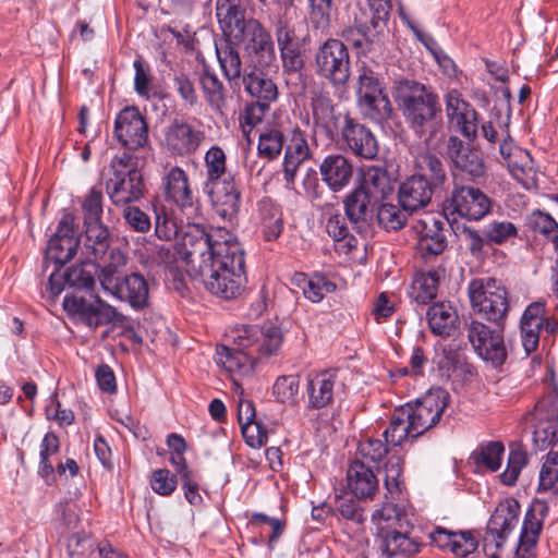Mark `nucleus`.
<instances>
[{
	"label": "nucleus",
	"mask_w": 558,
	"mask_h": 558,
	"mask_svg": "<svg viewBox=\"0 0 558 558\" xmlns=\"http://www.w3.org/2000/svg\"><path fill=\"white\" fill-rule=\"evenodd\" d=\"M178 254L187 275L211 294L236 299L247 283L245 252L236 236L225 228L214 233L199 223H187L178 243Z\"/></svg>",
	"instance_id": "1"
},
{
	"label": "nucleus",
	"mask_w": 558,
	"mask_h": 558,
	"mask_svg": "<svg viewBox=\"0 0 558 558\" xmlns=\"http://www.w3.org/2000/svg\"><path fill=\"white\" fill-rule=\"evenodd\" d=\"M229 338L233 345L217 347L216 361L232 376L251 374L258 360L277 355L283 342L280 327L272 323L236 326Z\"/></svg>",
	"instance_id": "2"
},
{
	"label": "nucleus",
	"mask_w": 558,
	"mask_h": 558,
	"mask_svg": "<svg viewBox=\"0 0 558 558\" xmlns=\"http://www.w3.org/2000/svg\"><path fill=\"white\" fill-rule=\"evenodd\" d=\"M216 16L226 38L241 47L258 65L276 62L275 41L268 28L255 17H246L241 0H217Z\"/></svg>",
	"instance_id": "3"
},
{
	"label": "nucleus",
	"mask_w": 558,
	"mask_h": 558,
	"mask_svg": "<svg viewBox=\"0 0 558 558\" xmlns=\"http://www.w3.org/2000/svg\"><path fill=\"white\" fill-rule=\"evenodd\" d=\"M392 97L410 129L425 142L442 126L439 96L433 86L413 78H399L393 83Z\"/></svg>",
	"instance_id": "4"
},
{
	"label": "nucleus",
	"mask_w": 558,
	"mask_h": 558,
	"mask_svg": "<svg viewBox=\"0 0 558 558\" xmlns=\"http://www.w3.org/2000/svg\"><path fill=\"white\" fill-rule=\"evenodd\" d=\"M106 180V193L114 206H125L144 196L145 184L137 159L130 153L112 158Z\"/></svg>",
	"instance_id": "5"
},
{
	"label": "nucleus",
	"mask_w": 558,
	"mask_h": 558,
	"mask_svg": "<svg viewBox=\"0 0 558 558\" xmlns=\"http://www.w3.org/2000/svg\"><path fill=\"white\" fill-rule=\"evenodd\" d=\"M493 199L481 189L466 184L453 173L452 189L444 201V213L468 221H480L492 213Z\"/></svg>",
	"instance_id": "6"
},
{
	"label": "nucleus",
	"mask_w": 558,
	"mask_h": 558,
	"mask_svg": "<svg viewBox=\"0 0 558 558\" xmlns=\"http://www.w3.org/2000/svg\"><path fill=\"white\" fill-rule=\"evenodd\" d=\"M472 310L484 319L501 324L509 311V298L505 287L495 278H476L468 286Z\"/></svg>",
	"instance_id": "7"
},
{
	"label": "nucleus",
	"mask_w": 558,
	"mask_h": 558,
	"mask_svg": "<svg viewBox=\"0 0 558 558\" xmlns=\"http://www.w3.org/2000/svg\"><path fill=\"white\" fill-rule=\"evenodd\" d=\"M316 74L335 88L345 87L351 76V60L347 45L336 38L327 39L315 53Z\"/></svg>",
	"instance_id": "8"
},
{
	"label": "nucleus",
	"mask_w": 558,
	"mask_h": 558,
	"mask_svg": "<svg viewBox=\"0 0 558 558\" xmlns=\"http://www.w3.org/2000/svg\"><path fill=\"white\" fill-rule=\"evenodd\" d=\"M448 399L449 393L445 389L433 388L415 402L401 407L408 420V427L412 430V439H416L440 421Z\"/></svg>",
	"instance_id": "9"
},
{
	"label": "nucleus",
	"mask_w": 558,
	"mask_h": 558,
	"mask_svg": "<svg viewBox=\"0 0 558 558\" xmlns=\"http://www.w3.org/2000/svg\"><path fill=\"white\" fill-rule=\"evenodd\" d=\"M519 515L520 504L514 498H506L498 502L488 520L483 539L484 550L489 558H498L497 553L518 524Z\"/></svg>",
	"instance_id": "10"
},
{
	"label": "nucleus",
	"mask_w": 558,
	"mask_h": 558,
	"mask_svg": "<svg viewBox=\"0 0 558 558\" xmlns=\"http://www.w3.org/2000/svg\"><path fill=\"white\" fill-rule=\"evenodd\" d=\"M62 306L69 316L78 319L92 329L107 324H121L124 319V316L116 307L99 296L95 298L94 303H89L83 296L66 294Z\"/></svg>",
	"instance_id": "11"
},
{
	"label": "nucleus",
	"mask_w": 558,
	"mask_h": 558,
	"mask_svg": "<svg viewBox=\"0 0 558 558\" xmlns=\"http://www.w3.org/2000/svg\"><path fill=\"white\" fill-rule=\"evenodd\" d=\"M206 140L203 122L197 118L174 119L165 133L168 150L177 157L194 155Z\"/></svg>",
	"instance_id": "12"
},
{
	"label": "nucleus",
	"mask_w": 558,
	"mask_h": 558,
	"mask_svg": "<svg viewBox=\"0 0 558 558\" xmlns=\"http://www.w3.org/2000/svg\"><path fill=\"white\" fill-rule=\"evenodd\" d=\"M468 339L477 355L494 367L504 365L508 356L502 330H493L478 320L466 326Z\"/></svg>",
	"instance_id": "13"
},
{
	"label": "nucleus",
	"mask_w": 558,
	"mask_h": 558,
	"mask_svg": "<svg viewBox=\"0 0 558 558\" xmlns=\"http://www.w3.org/2000/svg\"><path fill=\"white\" fill-rule=\"evenodd\" d=\"M542 330L550 336L555 335L558 330V318L546 314L545 303L533 302L524 310L520 320L521 341L526 355L538 348Z\"/></svg>",
	"instance_id": "14"
},
{
	"label": "nucleus",
	"mask_w": 558,
	"mask_h": 558,
	"mask_svg": "<svg viewBox=\"0 0 558 558\" xmlns=\"http://www.w3.org/2000/svg\"><path fill=\"white\" fill-rule=\"evenodd\" d=\"M345 147L356 157L373 160L379 153V145L372 130L345 112L338 135Z\"/></svg>",
	"instance_id": "15"
},
{
	"label": "nucleus",
	"mask_w": 558,
	"mask_h": 558,
	"mask_svg": "<svg viewBox=\"0 0 558 558\" xmlns=\"http://www.w3.org/2000/svg\"><path fill=\"white\" fill-rule=\"evenodd\" d=\"M446 154L452 166V174L456 173L461 181L462 175H466L472 182L485 177L486 166L483 158L458 136H449Z\"/></svg>",
	"instance_id": "16"
},
{
	"label": "nucleus",
	"mask_w": 558,
	"mask_h": 558,
	"mask_svg": "<svg viewBox=\"0 0 558 558\" xmlns=\"http://www.w3.org/2000/svg\"><path fill=\"white\" fill-rule=\"evenodd\" d=\"M75 218L65 214L60 219L54 234L49 239L44 263L52 262L57 269L71 260L78 247V240L74 232Z\"/></svg>",
	"instance_id": "17"
},
{
	"label": "nucleus",
	"mask_w": 558,
	"mask_h": 558,
	"mask_svg": "<svg viewBox=\"0 0 558 558\" xmlns=\"http://www.w3.org/2000/svg\"><path fill=\"white\" fill-rule=\"evenodd\" d=\"M448 122L469 141H474L478 132V113L457 89L449 90L445 96Z\"/></svg>",
	"instance_id": "18"
},
{
	"label": "nucleus",
	"mask_w": 558,
	"mask_h": 558,
	"mask_svg": "<svg viewBox=\"0 0 558 558\" xmlns=\"http://www.w3.org/2000/svg\"><path fill=\"white\" fill-rule=\"evenodd\" d=\"M387 21H379L374 24V13L369 21L366 19V13L360 9V15L354 14L353 24L344 27L341 32L342 39L348 43L352 48L357 50L359 53L366 54L371 52L374 45L380 40L383 28Z\"/></svg>",
	"instance_id": "19"
},
{
	"label": "nucleus",
	"mask_w": 558,
	"mask_h": 558,
	"mask_svg": "<svg viewBox=\"0 0 558 558\" xmlns=\"http://www.w3.org/2000/svg\"><path fill=\"white\" fill-rule=\"evenodd\" d=\"M217 216L228 222H233L240 211L241 190L233 174H228L220 183L204 187Z\"/></svg>",
	"instance_id": "20"
},
{
	"label": "nucleus",
	"mask_w": 558,
	"mask_h": 558,
	"mask_svg": "<svg viewBox=\"0 0 558 558\" xmlns=\"http://www.w3.org/2000/svg\"><path fill=\"white\" fill-rule=\"evenodd\" d=\"M117 140L130 150L144 147L148 142V126L135 107H126L119 112L114 121Z\"/></svg>",
	"instance_id": "21"
},
{
	"label": "nucleus",
	"mask_w": 558,
	"mask_h": 558,
	"mask_svg": "<svg viewBox=\"0 0 558 558\" xmlns=\"http://www.w3.org/2000/svg\"><path fill=\"white\" fill-rule=\"evenodd\" d=\"M499 153L510 174L519 183L526 189L535 183V162L529 150L519 147L509 137L500 143Z\"/></svg>",
	"instance_id": "22"
},
{
	"label": "nucleus",
	"mask_w": 558,
	"mask_h": 558,
	"mask_svg": "<svg viewBox=\"0 0 558 558\" xmlns=\"http://www.w3.org/2000/svg\"><path fill=\"white\" fill-rule=\"evenodd\" d=\"M102 289L134 308H142L149 296L148 282L140 272H131L114 280L104 278Z\"/></svg>",
	"instance_id": "23"
},
{
	"label": "nucleus",
	"mask_w": 558,
	"mask_h": 558,
	"mask_svg": "<svg viewBox=\"0 0 558 558\" xmlns=\"http://www.w3.org/2000/svg\"><path fill=\"white\" fill-rule=\"evenodd\" d=\"M378 204L376 196L357 186L345 195L344 214L356 232L362 233L368 230Z\"/></svg>",
	"instance_id": "24"
},
{
	"label": "nucleus",
	"mask_w": 558,
	"mask_h": 558,
	"mask_svg": "<svg viewBox=\"0 0 558 558\" xmlns=\"http://www.w3.org/2000/svg\"><path fill=\"white\" fill-rule=\"evenodd\" d=\"M311 109L314 129L333 140L341 129L344 114L337 110L333 100L323 92L313 94Z\"/></svg>",
	"instance_id": "25"
},
{
	"label": "nucleus",
	"mask_w": 558,
	"mask_h": 558,
	"mask_svg": "<svg viewBox=\"0 0 558 558\" xmlns=\"http://www.w3.org/2000/svg\"><path fill=\"white\" fill-rule=\"evenodd\" d=\"M341 383L336 369H327L307 377V407L314 410L327 408L333 402L335 395Z\"/></svg>",
	"instance_id": "26"
},
{
	"label": "nucleus",
	"mask_w": 558,
	"mask_h": 558,
	"mask_svg": "<svg viewBox=\"0 0 558 558\" xmlns=\"http://www.w3.org/2000/svg\"><path fill=\"white\" fill-rule=\"evenodd\" d=\"M162 191L167 202L173 203L180 209L192 207L194 193L190 178L179 166L170 167L162 177Z\"/></svg>",
	"instance_id": "27"
},
{
	"label": "nucleus",
	"mask_w": 558,
	"mask_h": 558,
	"mask_svg": "<svg viewBox=\"0 0 558 558\" xmlns=\"http://www.w3.org/2000/svg\"><path fill=\"white\" fill-rule=\"evenodd\" d=\"M435 192L427 183L426 175L413 174L400 184L398 199L403 210L413 213L426 207Z\"/></svg>",
	"instance_id": "28"
},
{
	"label": "nucleus",
	"mask_w": 558,
	"mask_h": 558,
	"mask_svg": "<svg viewBox=\"0 0 558 558\" xmlns=\"http://www.w3.org/2000/svg\"><path fill=\"white\" fill-rule=\"evenodd\" d=\"M323 182L335 193L348 186L353 177V165L341 154L326 156L319 165Z\"/></svg>",
	"instance_id": "29"
},
{
	"label": "nucleus",
	"mask_w": 558,
	"mask_h": 558,
	"mask_svg": "<svg viewBox=\"0 0 558 558\" xmlns=\"http://www.w3.org/2000/svg\"><path fill=\"white\" fill-rule=\"evenodd\" d=\"M350 492L360 500H373L379 490V480L364 462L353 461L347 471Z\"/></svg>",
	"instance_id": "30"
},
{
	"label": "nucleus",
	"mask_w": 558,
	"mask_h": 558,
	"mask_svg": "<svg viewBox=\"0 0 558 558\" xmlns=\"http://www.w3.org/2000/svg\"><path fill=\"white\" fill-rule=\"evenodd\" d=\"M380 553L388 557L407 558L421 549V543L403 529H393L377 536Z\"/></svg>",
	"instance_id": "31"
},
{
	"label": "nucleus",
	"mask_w": 558,
	"mask_h": 558,
	"mask_svg": "<svg viewBox=\"0 0 558 558\" xmlns=\"http://www.w3.org/2000/svg\"><path fill=\"white\" fill-rule=\"evenodd\" d=\"M424 227L417 242V252L424 259L440 255L447 247L446 229L442 221L430 217L423 221Z\"/></svg>",
	"instance_id": "32"
},
{
	"label": "nucleus",
	"mask_w": 558,
	"mask_h": 558,
	"mask_svg": "<svg viewBox=\"0 0 558 558\" xmlns=\"http://www.w3.org/2000/svg\"><path fill=\"white\" fill-rule=\"evenodd\" d=\"M245 92L256 101L270 105L278 99V87L262 70L254 68L242 77Z\"/></svg>",
	"instance_id": "33"
},
{
	"label": "nucleus",
	"mask_w": 558,
	"mask_h": 558,
	"mask_svg": "<svg viewBox=\"0 0 558 558\" xmlns=\"http://www.w3.org/2000/svg\"><path fill=\"white\" fill-rule=\"evenodd\" d=\"M551 448L539 470L537 493L558 495V427L551 432Z\"/></svg>",
	"instance_id": "34"
},
{
	"label": "nucleus",
	"mask_w": 558,
	"mask_h": 558,
	"mask_svg": "<svg viewBox=\"0 0 558 558\" xmlns=\"http://www.w3.org/2000/svg\"><path fill=\"white\" fill-rule=\"evenodd\" d=\"M548 512L549 507L546 501L534 500L524 515L519 542L536 546Z\"/></svg>",
	"instance_id": "35"
},
{
	"label": "nucleus",
	"mask_w": 558,
	"mask_h": 558,
	"mask_svg": "<svg viewBox=\"0 0 558 558\" xmlns=\"http://www.w3.org/2000/svg\"><path fill=\"white\" fill-rule=\"evenodd\" d=\"M432 539L441 548L450 549L454 555L465 557L477 548V541L471 532H448L437 529Z\"/></svg>",
	"instance_id": "36"
},
{
	"label": "nucleus",
	"mask_w": 558,
	"mask_h": 558,
	"mask_svg": "<svg viewBox=\"0 0 558 558\" xmlns=\"http://www.w3.org/2000/svg\"><path fill=\"white\" fill-rule=\"evenodd\" d=\"M287 138L278 125H265L260 129L257 143L258 157L274 161L281 155Z\"/></svg>",
	"instance_id": "37"
},
{
	"label": "nucleus",
	"mask_w": 558,
	"mask_h": 558,
	"mask_svg": "<svg viewBox=\"0 0 558 558\" xmlns=\"http://www.w3.org/2000/svg\"><path fill=\"white\" fill-rule=\"evenodd\" d=\"M216 53L223 76L230 82H238L243 77L242 58L239 47L235 43H231L225 37V44L216 47Z\"/></svg>",
	"instance_id": "38"
},
{
	"label": "nucleus",
	"mask_w": 558,
	"mask_h": 558,
	"mask_svg": "<svg viewBox=\"0 0 558 558\" xmlns=\"http://www.w3.org/2000/svg\"><path fill=\"white\" fill-rule=\"evenodd\" d=\"M440 277L441 272L436 269L421 270L415 274L411 287V296L417 304H428L436 298Z\"/></svg>",
	"instance_id": "39"
},
{
	"label": "nucleus",
	"mask_w": 558,
	"mask_h": 558,
	"mask_svg": "<svg viewBox=\"0 0 558 558\" xmlns=\"http://www.w3.org/2000/svg\"><path fill=\"white\" fill-rule=\"evenodd\" d=\"M371 521L376 526L377 536L393 529L409 526L402 510L392 502H383L377 507L372 513Z\"/></svg>",
	"instance_id": "40"
},
{
	"label": "nucleus",
	"mask_w": 558,
	"mask_h": 558,
	"mask_svg": "<svg viewBox=\"0 0 558 558\" xmlns=\"http://www.w3.org/2000/svg\"><path fill=\"white\" fill-rule=\"evenodd\" d=\"M426 316L432 332L442 337L450 336L458 320L457 312L449 303L445 302L430 305Z\"/></svg>",
	"instance_id": "41"
},
{
	"label": "nucleus",
	"mask_w": 558,
	"mask_h": 558,
	"mask_svg": "<svg viewBox=\"0 0 558 558\" xmlns=\"http://www.w3.org/2000/svg\"><path fill=\"white\" fill-rule=\"evenodd\" d=\"M259 228L266 241L277 240L283 230L282 213L271 201L258 205Z\"/></svg>",
	"instance_id": "42"
},
{
	"label": "nucleus",
	"mask_w": 558,
	"mask_h": 558,
	"mask_svg": "<svg viewBox=\"0 0 558 558\" xmlns=\"http://www.w3.org/2000/svg\"><path fill=\"white\" fill-rule=\"evenodd\" d=\"M85 240L84 251L85 254L95 259H101L110 248V233L107 226L102 223H95L84 226Z\"/></svg>",
	"instance_id": "43"
},
{
	"label": "nucleus",
	"mask_w": 558,
	"mask_h": 558,
	"mask_svg": "<svg viewBox=\"0 0 558 558\" xmlns=\"http://www.w3.org/2000/svg\"><path fill=\"white\" fill-rule=\"evenodd\" d=\"M205 181L204 187L220 183L228 178L227 155L220 146H211L204 156Z\"/></svg>",
	"instance_id": "44"
},
{
	"label": "nucleus",
	"mask_w": 558,
	"mask_h": 558,
	"mask_svg": "<svg viewBox=\"0 0 558 558\" xmlns=\"http://www.w3.org/2000/svg\"><path fill=\"white\" fill-rule=\"evenodd\" d=\"M98 274L99 265L92 260H84L71 266L64 272V281L69 287L77 290H92Z\"/></svg>",
	"instance_id": "45"
},
{
	"label": "nucleus",
	"mask_w": 558,
	"mask_h": 558,
	"mask_svg": "<svg viewBox=\"0 0 558 558\" xmlns=\"http://www.w3.org/2000/svg\"><path fill=\"white\" fill-rule=\"evenodd\" d=\"M417 168L421 173L416 175H426L427 183L434 191L444 189L448 177L445 165L437 156L430 153L421 154L417 158Z\"/></svg>",
	"instance_id": "46"
},
{
	"label": "nucleus",
	"mask_w": 558,
	"mask_h": 558,
	"mask_svg": "<svg viewBox=\"0 0 558 558\" xmlns=\"http://www.w3.org/2000/svg\"><path fill=\"white\" fill-rule=\"evenodd\" d=\"M199 84L209 107L221 112L227 104V90L223 83L215 73L205 70L199 77Z\"/></svg>",
	"instance_id": "47"
},
{
	"label": "nucleus",
	"mask_w": 558,
	"mask_h": 558,
	"mask_svg": "<svg viewBox=\"0 0 558 558\" xmlns=\"http://www.w3.org/2000/svg\"><path fill=\"white\" fill-rule=\"evenodd\" d=\"M363 114L376 123L387 121L392 113V106L386 93L365 96L357 99Z\"/></svg>",
	"instance_id": "48"
},
{
	"label": "nucleus",
	"mask_w": 558,
	"mask_h": 558,
	"mask_svg": "<svg viewBox=\"0 0 558 558\" xmlns=\"http://www.w3.org/2000/svg\"><path fill=\"white\" fill-rule=\"evenodd\" d=\"M357 187L371 192L378 202L392 190L387 170L376 166L368 167L365 170L363 181Z\"/></svg>",
	"instance_id": "49"
},
{
	"label": "nucleus",
	"mask_w": 558,
	"mask_h": 558,
	"mask_svg": "<svg viewBox=\"0 0 558 558\" xmlns=\"http://www.w3.org/2000/svg\"><path fill=\"white\" fill-rule=\"evenodd\" d=\"M298 283L302 287L303 294L313 303L320 302L327 293L336 290L337 286L323 275L307 277L305 274L296 276Z\"/></svg>",
	"instance_id": "50"
},
{
	"label": "nucleus",
	"mask_w": 558,
	"mask_h": 558,
	"mask_svg": "<svg viewBox=\"0 0 558 558\" xmlns=\"http://www.w3.org/2000/svg\"><path fill=\"white\" fill-rule=\"evenodd\" d=\"M504 453L505 446L501 441H486L473 451L472 459L477 466L496 472L501 465Z\"/></svg>",
	"instance_id": "51"
},
{
	"label": "nucleus",
	"mask_w": 558,
	"mask_h": 558,
	"mask_svg": "<svg viewBox=\"0 0 558 558\" xmlns=\"http://www.w3.org/2000/svg\"><path fill=\"white\" fill-rule=\"evenodd\" d=\"M526 225L534 233L551 242L554 250L558 251V222L549 214L534 210L526 218Z\"/></svg>",
	"instance_id": "52"
},
{
	"label": "nucleus",
	"mask_w": 558,
	"mask_h": 558,
	"mask_svg": "<svg viewBox=\"0 0 558 558\" xmlns=\"http://www.w3.org/2000/svg\"><path fill=\"white\" fill-rule=\"evenodd\" d=\"M326 215L325 229L328 235L335 242H342L348 250L355 247L357 242L355 236L350 233L345 215L343 216L338 210H330Z\"/></svg>",
	"instance_id": "53"
},
{
	"label": "nucleus",
	"mask_w": 558,
	"mask_h": 558,
	"mask_svg": "<svg viewBox=\"0 0 558 558\" xmlns=\"http://www.w3.org/2000/svg\"><path fill=\"white\" fill-rule=\"evenodd\" d=\"M384 485L390 498H398L403 489V459L400 456H391L385 463Z\"/></svg>",
	"instance_id": "54"
},
{
	"label": "nucleus",
	"mask_w": 558,
	"mask_h": 558,
	"mask_svg": "<svg viewBox=\"0 0 558 558\" xmlns=\"http://www.w3.org/2000/svg\"><path fill=\"white\" fill-rule=\"evenodd\" d=\"M81 207L84 226L102 223L104 195L100 190L92 187L83 197Z\"/></svg>",
	"instance_id": "55"
},
{
	"label": "nucleus",
	"mask_w": 558,
	"mask_h": 558,
	"mask_svg": "<svg viewBox=\"0 0 558 558\" xmlns=\"http://www.w3.org/2000/svg\"><path fill=\"white\" fill-rule=\"evenodd\" d=\"M269 109L270 105L256 100L245 104L239 117L240 126L244 136L248 137L253 129L263 122Z\"/></svg>",
	"instance_id": "56"
},
{
	"label": "nucleus",
	"mask_w": 558,
	"mask_h": 558,
	"mask_svg": "<svg viewBox=\"0 0 558 558\" xmlns=\"http://www.w3.org/2000/svg\"><path fill=\"white\" fill-rule=\"evenodd\" d=\"M385 440L390 446H400L405 439L412 438V430L408 427L404 410L396 409L389 426L384 432Z\"/></svg>",
	"instance_id": "57"
},
{
	"label": "nucleus",
	"mask_w": 558,
	"mask_h": 558,
	"mask_svg": "<svg viewBox=\"0 0 558 558\" xmlns=\"http://www.w3.org/2000/svg\"><path fill=\"white\" fill-rule=\"evenodd\" d=\"M376 210L378 225L387 231L400 230L407 222L405 210L400 209L398 205L386 203L377 205Z\"/></svg>",
	"instance_id": "58"
},
{
	"label": "nucleus",
	"mask_w": 558,
	"mask_h": 558,
	"mask_svg": "<svg viewBox=\"0 0 558 558\" xmlns=\"http://www.w3.org/2000/svg\"><path fill=\"white\" fill-rule=\"evenodd\" d=\"M489 246L502 245L518 236V228L508 220H493L484 227Z\"/></svg>",
	"instance_id": "59"
},
{
	"label": "nucleus",
	"mask_w": 558,
	"mask_h": 558,
	"mask_svg": "<svg viewBox=\"0 0 558 558\" xmlns=\"http://www.w3.org/2000/svg\"><path fill=\"white\" fill-rule=\"evenodd\" d=\"M284 160L302 163L311 157L306 136L300 129H294L289 143L284 145Z\"/></svg>",
	"instance_id": "60"
},
{
	"label": "nucleus",
	"mask_w": 558,
	"mask_h": 558,
	"mask_svg": "<svg viewBox=\"0 0 558 558\" xmlns=\"http://www.w3.org/2000/svg\"><path fill=\"white\" fill-rule=\"evenodd\" d=\"M385 93L383 83L378 75L368 66L362 65L359 69L356 97L357 99L365 96Z\"/></svg>",
	"instance_id": "61"
},
{
	"label": "nucleus",
	"mask_w": 558,
	"mask_h": 558,
	"mask_svg": "<svg viewBox=\"0 0 558 558\" xmlns=\"http://www.w3.org/2000/svg\"><path fill=\"white\" fill-rule=\"evenodd\" d=\"M527 464V454L525 451L521 449H511L507 468L500 474V481L502 484L507 486H513L522 471V469Z\"/></svg>",
	"instance_id": "62"
},
{
	"label": "nucleus",
	"mask_w": 558,
	"mask_h": 558,
	"mask_svg": "<svg viewBox=\"0 0 558 558\" xmlns=\"http://www.w3.org/2000/svg\"><path fill=\"white\" fill-rule=\"evenodd\" d=\"M275 37L279 50L304 44V40L296 34L294 26L283 17H279L275 23Z\"/></svg>",
	"instance_id": "63"
},
{
	"label": "nucleus",
	"mask_w": 558,
	"mask_h": 558,
	"mask_svg": "<svg viewBox=\"0 0 558 558\" xmlns=\"http://www.w3.org/2000/svg\"><path fill=\"white\" fill-rule=\"evenodd\" d=\"M94 541L78 533L68 538L66 549L70 558H97Z\"/></svg>",
	"instance_id": "64"
}]
</instances>
